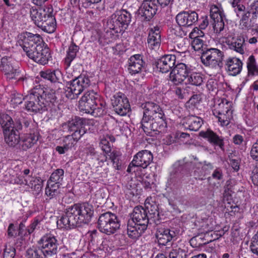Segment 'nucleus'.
I'll list each match as a JSON object with an SVG mask.
<instances>
[{
  "label": "nucleus",
  "instance_id": "f257e3e1",
  "mask_svg": "<svg viewBox=\"0 0 258 258\" xmlns=\"http://www.w3.org/2000/svg\"><path fill=\"white\" fill-rule=\"evenodd\" d=\"M17 43L29 58L39 64H47L51 57L49 48L39 34L29 32L22 33L18 36Z\"/></svg>",
  "mask_w": 258,
  "mask_h": 258
},
{
  "label": "nucleus",
  "instance_id": "f03ea898",
  "mask_svg": "<svg viewBox=\"0 0 258 258\" xmlns=\"http://www.w3.org/2000/svg\"><path fill=\"white\" fill-rule=\"evenodd\" d=\"M55 91L38 84L24 97V108L29 112H43L56 101Z\"/></svg>",
  "mask_w": 258,
  "mask_h": 258
},
{
  "label": "nucleus",
  "instance_id": "7ed1b4c3",
  "mask_svg": "<svg viewBox=\"0 0 258 258\" xmlns=\"http://www.w3.org/2000/svg\"><path fill=\"white\" fill-rule=\"evenodd\" d=\"M29 15L32 21L42 30L48 33H53L56 28V21L53 15V9L51 5L39 8L29 7Z\"/></svg>",
  "mask_w": 258,
  "mask_h": 258
},
{
  "label": "nucleus",
  "instance_id": "20e7f679",
  "mask_svg": "<svg viewBox=\"0 0 258 258\" xmlns=\"http://www.w3.org/2000/svg\"><path fill=\"white\" fill-rule=\"evenodd\" d=\"M106 102L93 90L86 92L79 102V108L84 113L94 117L102 116L106 109Z\"/></svg>",
  "mask_w": 258,
  "mask_h": 258
},
{
  "label": "nucleus",
  "instance_id": "39448f33",
  "mask_svg": "<svg viewBox=\"0 0 258 258\" xmlns=\"http://www.w3.org/2000/svg\"><path fill=\"white\" fill-rule=\"evenodd\" d=\"M0 124L3 130L4 139L10 147H15L20 142V131L22 129V123L14 122L12 117L7 114H0Z\"/></svg>",
  "mask_w": 258,
  "mask_h": 258
},
{
  "label": "nucleus",
  "instance_id": "423d86ee",
  "mask_svg": "<svg viewBox=\"0 0 258 258\" xmlns=\"http://www.w3.org/2000/svg\"><path fill=\"white\" fill-rule=\"evenodd\" d=\"M81 213L79 203L67 207L64 214L57 221V227L60 229L69 230L80 226L82 224Z\"/></svg>",
  "mask_w": 258,
  "mask_h": 258
},
{
  "label": "nucleus",
  "instance_id": "0eeeda50",
  "mask_svg": "<svg viewBox=\"0 0 258 258\" xmlns=\"http://www.w3.org/2000/svg\"><path fill=\"white\" fill-rule=\"evenodd\" d=\"M239 19V27L242 30H249L253 27L258 17V1L249 2L247 7L236 15Z\"/></svg>",
  "mask_w": 258,
  "mask_h": 258
},
{
  "label": "nucleus",
  "instance_id": "6e6552de",
  "mask_svg": "<svg viewBox=\"0 0 258 258\" xmlns=\"http://www.w3.org/2000/svg\"><path fill=\"white\" fill-rule=\"evenodd\" d=\"M212 109L213 115L218 119L221 126H227L232 118V102L225 98L219 100Z\"/></svg>",
  "mask_w": 258,
  "mask_h": 258
},
{
  "label": "nucleus",
  "instance_id": "1a4fd4ad",
  "mask_svg": "<svg viewBox=\"0 0 258 258\" xmlns=\"http://www.w3.org/2000/svg\"><path fill=\"white\" fill-rule=\"evenodd\" d=\"M120 223L117 216L110 212L104 213L100 215L97 222L99 230L110 235L116 232L120 228Z\"/></svg>",
  "mask_w": 258,
  "mask_h": 258
},
{
  "label": "nucleus",
  "instance_id": "9d476101",
  "mask_svg": "<svg viewBox=\"0 0 258 258\" xmlns=\"http://www.w3.org/2000/svg\"><path fill=\"white\" fill-rule=\"evenodd\" d=\"M224 53L215 48H208L201 52L202 63L212 69L220 70L223 66Z\"/></svg>",
  "mask_w": 258,
  "mask_h": 258
},
{
  "label": "nucleus",
  "instance_id": "9b49d317",
  "mask_svg": "<svg viewBox=\"0 0 258 258\" xmlns=\"http://www.w3.org/2000/svg\"><path fill=\"white\" fill-rule=\"evenodd\" d=\"M141 126L147 136L154 137L164 133L167 128L166 116L153 118L151 120H141Z\"/></svg>",
  "mask_w": 258,
  "mask_h": 258
},
{
  "label": "nucleus",
  "instance_id": "f8f14e48",
  "mask_svg": "<svg viewBox=\"0 0 258 258\" xmlns=\"http://www.w3.org/2000/svg\"><path fill=\"white\" fill-rule=\"evenodd\" d=\"M88 76L81 75L67 86L64 95L69 99H74L90 85Z\"/></svg>",
  "mask_w": 258,
  "mask_h": 258
},
{
  "label": "nucleus",
  "instance_id": "ddd939ff",
  "mask_svg": "<svg viewBox=\"0 0 258 258\" xmlns=\"http://www.w3.org/2000/svg\"><path fill=\"white\" fill-rule=\"evenodd\" d=\"M0 71L4 72L7 78L9 80H20L21 79L18 62L10 57L5 56L1 58Z\"/></svg>",
  "mask_w": 258,
  "mask_h": 258
},
{
  "label": "nucleus",
  "instance_id": "4468645a",
  "mask_svg": "<svg viewBox=\"0 0 258 258\" xmlns=\"http://www.w3.org/2000/svg\"><path fill=\"white\" fill-rule=\"evenodd\" d=\"M58 245L56 237L50 233L44 235L38 241V246L47 257L57 253Z\"/></svg>",
  "mask_w": 258,
  "mask_h": 258
},
{
  "label": "nucleus",
  "instance_id": "2eb2a0df",
  "mask_svg": "<svg viewBox=\"0 0 258 258\" xmlns=\"http://www.w3.org/2000/svg\"><path fill=\"white\" fill-rule=\"evenodd\" d=\"M111 101L113 111L120 116H125L131 111L128 99L121 92L114 94Z\"/></svg>",
  "mask_w": 258,
  "mask_h": 258
},
{
  "label": "nucleus",
  "instance_id": "dca6fc26",
  "mask_svg": "<svg viewBox=\"0 0 258 258\" xmlns=\"http://www.w3.org/2000/svg\"><path fill=\"white\" fill-rule=\"evenodd\" d=\"M210 17L213 20V27L216 33H220L225 27L226 16L221 4L212 5L210 8Z\"/></svg>",
  "mask_w": 258,
  "mask_h": 258
},
{
  "label": "nucleus",
  "instance_id": "f3484780",
  "mask_svg": "<svg viewBox=\"0 0 258 258\" xmlns=\"http://www.w3.org/2000/svg\"><path fill=\"white\" fill-rule=\"evenodd\" d=\"M153 156L152 153L148 150H142L138 152L133 158V160L128 165L127 172H131L133 167H140L146 168L153 161Z\"/></svg>",
  "mask_w": 258,
  "mask_h": 258
},
{
  "label": "nucleus",
  "instance_id": "a211bd4d",
  "mask_svg": "<svg viewBox=\"0 0 258 258\" xmlns=\"http://www.w3.org/2000/svg\"><path fill=\"white\" fill-rule=\"evenodd\" d=\"M190 68L183 63L175 65L169 74V81L175 85L181 84L190 73Z\"/></svg>",
  "mask_w": 258,
  "mask_h": 258
},
{
  "label": "nucleus",
  "instance_id": "6ab92c4d",
  "mask_svg": "<svg viewBox=\"0 0 258 258\" xmlns=\"http://www.w3.org/2000/svg\"><path fill=\"white\" fill-rule=\"evenodd\" d=\"M143 109V116L142 120H151L153 118L165 116L162 107L156 103L147 101L141 105Z\"/></svg>",
  "mask_w": 258,
  "mask_h": 258
},
{
  "label": "nucleus",
  "instance_id": "aec40b11",
  "mask_svg": "<svg viewBox=\"0 0 258 258\" xmlns=\"http://www.w3.org/2000/svg\"><path fill=\"white\" fill-rule=\"evenodd\" d=\"M66 126L69 132L72 133L76 139H80L84 135L87 129L86 128V120L83 118L75 116L70 121L63 125Z\"/></svg>",
  "mask_w": 258,
  "mask_h": 258
},
{
  "label": "nucleus",
  "instance_id": "412c9836",
  "mask_svg": "<svg viewBox=\"0 0 258 258\" xmlns=\"http://www.w3.org/2000/svg\"><path fill=\"white\" fill-rule=\"evenodd\" d=\"M198 20V15L195 11H183L176 16V21L180 27L188 28Z\"/></svg>",
  "mask_w": 258,
  "mask_h": 258
},
{
  "label": "nucleus",
  "instance_id": "4be33fe9",
  "mask_svg": "<svg viewBox=\"0 0 258 258\" xmlns=\"http://www.w3.org/2000/svg\"><path fill=\"white\" fill-rule=\"evenodd\" d=\"M158 8L155 0H145L142 4L139 12L144 20L148 21L156 14Z\"/></svg>",
  "mask_w": 258,
  "mask_h": 258
},
{
  "label": "nucleus",
  "instance_id": "5701e85b",
  "mask_svg": "<svg viewBox=\"0 0 258 258\" xmlns=\"http://www.w3.org/2000/svg\"><path fill=\"white\" fill-rule=\"evenodd\" d=\"M131 21V15L127 11L122 10L116 12L114 18H112L110 22L116 27H119L120 30L124 32Z\"/></svg>",
  "mask_w": 258,
  "mask_h": 258
},
{
  "label": "nucleus",
  "instance_id": "b1692460",
  "mask_svg": "<svg viewBox=\"0 0 258 258\" xmlns=\"http://www.w3.org/2000/svg\"><path fill=\"white\" fill-rule=\"evenodd\" d=\"M150 219V217L148 215L146 210L142 206H138L134 208L132 219L128 221L134 222V224H136L139 226L143 227L144 225L147 229Z\"/></svg>",
  "mask_w": 258,
  "mask_h": 258
},
{
  "label": "nucleus",
  "instance_id": "393cba45",
  "mask_svg": "<svg viewBox=\"0 0 258 258\" xmlns=\"http://www.w3.org/2000/svg\"><path fill=\"white\" fill-rule=\"evenodd\" d=\"M176 56L174 54H166L155 61V66L162 73L169 72L175 66Z\"/></svg>",
  "mask_w": 258,
  "mask_h": 258
},
{
  "label": "nucleus",
  "instance_id": "a878e982",
  "mask_svg": "<svg viewBox=\"0 0 258 258\" xmlns=\"http://www.w3.org/2000/svg\"><path fill=\"white\" fill-rule=\"evenodd\" d=\"M109 28L107 29L105 33L99 39L100 44L104 45L109 44L116 40L119 37V33L123 32L120 30L119 27L113 25L109 22Z\"/></svg>",
  "mask_w": 258,
  "mask_h": 258
},
{
  "label": "nucleus",
  "instance_id": "bb28decb",
  "mask_svg": "<svg viewBox=\"0 0 258 258\" xmlns=\"http://www.w3.org/2000/svg\"><path fill=\"white\" fill-rule=\"evenodd\" d=\"M225 69L230 76H236L242 71L243 62L236 57H229L225 61Z\"/></svg>",
  "mask_w": 258,
  "mask_h": 258
},
{
  "label": "nucleus",
  "instance_id": "cd10ccee",
  "mask_svg": "<svg viewBox=\"0 0 258 258\" xmlns=\"http://www.w3.org/2000/svg\"><path fill=\"white\" fill-rule=\"evenodd\" d=\"M145 65L141 54H135L130 57L128 60V70L131 75H136L141 73Z\"/></svg>",
  "mask_w": 258,
  "mask_h": 258
},
{
  "label": "nucleus",
  "instance_id": "c85d7f7f",
  "mask_svg": "<svg viewBox=\"0 0 258 258\" xmlns=\"http://www.w3.org/2000/svg\"><path fill=\"white\" fill-rule=\"evenodd\" d=\"M147 38V44L151 49L156 50L159 48L161 44V35L160 28L158 26L149 29Z\"/></svg>",
  "mask_w": 258,
  "mask_h": 258
},
{
  "label": "nucleus",
  "instance_id": "c756f323",
  "mask_svg": "<svg viewBox=\"0 0 258 258\" xmlns=\"http://www.w3.org/2000/svg\"><path fill=\"white\" fill-rule=\"evenodd\" d=\"M80 47L74 41H72L66 51V55L62 60L65 70H68L72 62L76 58Z\"/></svg>",
  "mask_w": 258,
  "mask_h": 258
},
{
  "label": "nucleus",
  "instance_id": "7c9ffc66",
  "mask_svg": "<svg viewBox=\"0 0 258 258\" xmlns=\"http://www.w3.org/2000/svg\"><path fill=\"white\" fill-rule=\"evenodd\" d=\"M200 136L202 138L206 139L211 144L219 146L222 149L224 146L223 138L219 137L216 133L210 129H208L206 131H202L200 133Z\"/></svg>",
  "mask_w": 258,
  "mask_h": 258
},
{
  "label": "nucleus",
  "instance_id": "2f4dec72",
  "mask_svg": "<svg viewBox=\"0 0 258 258\" xmlns=\"http://www.w3.org/2000/svg\"><path fill=\"white\" fill-rule=\"evenodd\" d=\"M176 236L174 231L168 228H161L157 233L156 237L159 245H166Z\"/></svg>",
  "mask_w": 258,
  "mask_h": 258
},
{
  "label": "nucleus",
  "instance_id": "473e14b6",
  "mask_svg": "<svg viewBox=\"0 0 258 258\" xmlns=\"http://www.w3.org/2000/svg\"><path fill=\"white\" fill-rule=\"evenodd\" d=\"M203 124V119L196 115H188L184 119L183 125L191 131H198Z\"/></svg>",
  "mask_w": 258,
  "mask_h": 258
},
{
  "label": "nucleus",
  "instance_id": "72a5a7b5",
  "mask_svg": "<svg viewBox=\"0 0 258 258\" xmlns=\"http://www.w3.org/2000/svg\"><path fill=\"white\" fill-rule=\"evenodd\" d=\"M81 211V220L83 224H88L91 220L94 214V209L92 205L87 202L79 203Z\"/></svg>",
  "mask_w": 258,
  "mask_h": 258
},
{
  "label": "nucleus",
  "instance_id": "f704fd0d",
  "mask_svg": "<svg viewBox=\"0 0 258 258\" xmlns=\"http://www.w3.org/2000/svg\"><path fill=\"white\" fill-rule=\"evenodd\" d=\"M39 139L38 133H30L24 134L21 138L20 146L23 151H27L31 148L38 141Z\"/></svg>",
  "mask_w": 258,
  "mask_h": 258
},
{
  "label": "nucleus",
  "instance_id": "c9c22d12",
  "mask_svg": "<svg viewBox=\"0 0 258 258\" xmlns=\"http://www.w3.org/2000/svg\"><path fill=\"white\" fill-rule=\"evenodd\" d=\"M147 229L143 227L134 224V222L128 221L127 225V234L129 238L136 241Z\"/></svg>",
  "mask_w": 258,
  "mask_h": 258
},
{
  "label": "nucleus",
  "instance_id": "e433bc0d",
  "mask_svg": "<svg viewBox=\"0 0 258 258\" xmlns=\"http://www.w3.org/2000/svg\"><path fill=\"white\" fill-rule=\"evenodd\" d=\"M145 209L146 210L150 219L155 218L159 215L158 204L156 201L155 196L148 197L145 202Z\"/></svg>",
  "mask_w": 258,
  "mask_h": 258
},
{
  "label": "nucleus",
  "instance_id": "4c0bfd02",
  "mask_svg": "<svg viewBox=\"0 0 258 258\" xmlns=\"http://www.w3.org/2000/svg\"><path fill=\"white\" fill-rule=\"evenodd\" d=\"M39 75L43 79L53 83H60V78L62 77V73L59 70L48 69L41 71Z\"/></svg>",
  "mask_w": 258,
  "mask_h": 258
},
{
  "label": "nucleus",
  "instance_id": "58836bf2",
  "mask_svg": "<svg viewBox=\"0 0 258 258\" xmlns=\"http://www.w3.org/2000/svg\"><path fill=\"white\" fill-rule=\"evenodd\" d=\"M245 41V38L243 36H237L232 38L231 41L229 42L228 45L230 49L243 54L244 53Z\"/></svg>",
  "mask_w": 258,
  "mask_h": 258
},
{
  "label": "nucleus",
  "instance_id": "ea45409f",
  "mask_svg": "<svg viewBox=\"0 0 258 258\" xmlns=\"http://www.w3.org/2000/svg\"><path fill=\"white\" fill-rule=\"evenodd\" d=\"M247 69V76L252 78L258 76V64L255 56L251 54L247 58L246 61Z\"/></svg>",
  "mask_w": 258,
  "mask_h": 258
},
{
  "label": "nucleus",
  "instance_id": "a19ab883",
  "mask_svg": "<svg viewBox=\"0 0 258 258\" xmlns=\"http://www.w3.org/2000/svg\"><path fill=\"white\" fill-rule=\"evenodd\" d=\"M25 185H27L31 189L38 194L42 189V180L40 178L28 176L25 178Z\"/></svg>",
  "mask_w": 258,
  "mask_h": 258
},
{
  "label": "nucleus",
  "instance_id": "79ce46f5",
  "mask_svg": "<svg viewBox=\"0 0 258 258\" xmlns=\"http://www.w3.org/2000/svg\"><path fill=\"white\" fill-rule=\"evenodd\" d=\"M204 75L199 72H191L186 80V83L195 86H200L203 83Z\"/></svg>",
  "mask_w": 258,
  "mask_h": 258
},
{
  "label": "nucleus",
  "instance_id": "37998d69",
  "mask_svg": "<svg viewBox=\"0 0 258 258\" xmlns=\"http://www.w3.org/2000/svg\"><path fill=\"white\" fill-rule=\"evenodd\" d=\"M195 225L203 232L212 231L214 226L212 224V219L208 217H204L201 220H197Z\"/></svg>",
  "mask_w": 258,
  "mask_h": 258
},
{
  "label": "nucleus",
  "instance_id": "c03bdc74",
  "mask_svg": "<svg viewBox=\"0 0 258 258\" xmlns=\"http://www.w3.org/2000/svg\"><path fill=\"white\" fill-rule=\"evenodd\" d=\"M64 170L62 169H55L50 175L47 182L53 184H59V186H60L64 178Z\"/></svg>",
  "mask_w": 258,
  "mask_h": 258
},
{
  "label": "nucleus",
  "instance_id": "a18cd8bd",
  "mask_svg": "<svg viewBox=\"0 0 258 258\" xmlns=\"http://www.w3.org/2000/svg\"><path fill=\"white\" fill-rule=\"evenodd\" d=\"M86 154L87 156L93 160L98 161V162H103L106 159L105 155H103L97 152L95 148L92 146H89L86 148Z\"/></svg>",
  "mask_w": 258,
  "mask_h": 258
},
{
  "label": "nucleus",
  "instance_id": "49530a36",
  "mask_svg": "<svg viewBox=\"0 0 258 258\" xmlns=\"http://www.w3.org/2000/svg\"><path fill=\"white\" fill-rule=\"evenodd\" d=\"M60 186L59 184H53L47 182V185L45 189V194L49 200L55 198L59 193V188Z\"/></svg>",
  "mask_w": 258,
  "mask_h": 258
},
{
  "label": "nucleus",
  "instance_id": "de8ad7c7",
  "mask_svg": "<svg viewBox=\"0 0 258 258\" xmlns=\"http://www.w3.org/2000/svg\"><path fill=\"white\" fill-rule=\"evenodd\" d=\"M26 258H46L43 251L38 246L37 247H32L28 248L26 253Z\"/></svg>",
  "mask_w": 258,
  "mask_h": 258
},
{
  "label": "nucleus",
  "instance_id": "09e8293b",
  "mask_svg": "<svg viewBox=\"0 0 258 258\" xmlns=\"http://www.w3.org/2000/svg\"><path fill=\"white\" fill-rule=\"evenodd\" d=\"M188 250L186 247L172 249L169 254V258H187Z\"/></svg>",
  "mask_w": 258,
  "mask_h": 258
},
{
  "label": "nucleus",
  "instance_id": "8fccbe9b",
  "mask_svg": "<svg viewBox=\"0 0 258 258\" xmlns=\"http://www.w3.org/2000/svg\"><path fill=\"white\" fill-rule=\"evenodd\" d=\"M191 46L195 51H201L202 52L208 47L205 42L201 38H192Z\"/></svg>",
  "mask_w": 258,
  "mask_h": 258
},
{
  "label": "nucleus",
  "instance_id": "3c124183",
  "mask_svg": "<svg viewBox=\"0 0 258 258\" xmlns=\"http://www.w3.org/2000/svg\"><path fill=\"white\" fill-rule=\"evenodd\" d=\"M109 156L113 167L116 169H120L121 168V163L119 160L120 155L119 153L116 151H113L110 153Z\"/></svg>",
  "mask_w": 258,
  "mask_h": 258
},
{
  "label": "nucleus",
  "instance_id": "603ef678",
  "mask_svg": "<svg viewBox=\"0 0 258 258\" xmlns=\"http://www.w3.org/2000/svg\"><path fill=\"white\" fill-rule=\"evenodd\" d=\"M80 139H76L73 134L66 136L63 140V146L68 150L75 146Z\"/></svg>",
  "mask_w": 258,
  "mask_h": 258
},
{
  "label": "nucleus",
  "instance_id": "864d4df0",
  "mask_svg": "<svg viewBox=\"0 0 258 258\" xmlns=\"http://www.w3.org/2000/svg\"><path fill=\"white\" fill-rule=\"evenodd\" d=\"M13 227H14V224L13 223H10L8 226V235L9 237H14L16 238L17 237H20L21 238L23 237L24 236H26L28 235V232L27 231V228H18V232L17 234H13L10 232V230L11 229L13 228Z\"/></svg>",
  "mask_w": 258,
  "mask_h": 258
},
{
  "label": "nucleus",
  "instance_id": "5fc2aeb1",
  "mask_svg": "<svg viewBox=\"0 0 258 258\" xmlns=\"http://www.w3.org/2000/svg\"><path fill=\"white\" fill-rule=\"evenodd\" d=\"M99 146L103 152L106 154L111 152V147L110 140L106 138L103 137L101 139Z\"/></svg>",
  "mask_w": 258,
  "mask_h": 258
},
{
  "label": "nucleus",
  "instance_id": "6e6d98bb",
  "mask_svg": "<svg viewBox=\"0 0 258 258\" xmlns=\"http://www.w3.org/2000/svg\"><path fill=\"white\" fill-rule=\"evenodd\" d=\"M225 208L231 216H232L233 214L234 215L236 213H238L240 211L239 206H238L237 204L231 203V202H228L227 203L225 206Z\"/></svg>",
  "mask_w": 258,
  "mask_h": 258
},
{
  "label": "nucleus",
  "instance_id": "4d7b16f0",
  "mask_svg": "<svg viewBox=\"0 0 258 258\" xmlns=\"http://www.w3.org/2000/svg\"><path fill=\"white\" fill-rule=\"evenodd\" d=\"M231 5L236 15L244 10L246 7L242 4L241 0H233Z\"/></svg>",
  "mask_w": 258,
  "mask_h": 258
},
{
  "label": "nucleus",
  "instance_id": "13d9d810",
  "mask_svg": "<svg viewBox=\"0 0 258 258\" xmlns=\"http://www.w3.org/2000/svg\"><path fill=\"white\" fill-rule=\"evenodd\" d=\"M24 97L23 95L20 93L14 94L11 100V104L13 105V107H15L18 105L21 104L23 101H24Z\"/></svg>",
  "mask_w": 258,
  "mask_h": 258
},
{
  "label": "nucleus",
  "instance_id": "bf43d9fd",
  "mask_svg": "<svg viewBox=\"0 0 258 258\" xmlns=\"http://www.w3.org/2000/svg\"><path fill=\"white\" fill-rule=\"evenodd\" d=\"M229 157L228 163L231 165L234 171H237L239 169L240 162L239 159L236 156H231Z\"/></svg>",
  "mask_w": 258,
  "mask_h": 258
},
{
  "label": "nucleus",
  "instance_id": "052dcab7",
  "mask_svg": "<svg viewBox=\"0 0 258 258\" xmlns=\"http://www.w3.org/2000/svg\"><path fill=\"white\" fill-rule=\"evenodd\" d=\"M200 28L196 27L194 28L192 31L189 33V37L190 38H201L205 35L204 33Z\"/></svg>",
  "mask_w": 258,
  "mask_h": 258
},
{
  "label": "nucleus",
  "instance_id": "680f3d73",
  "mask_svg": "<svg viewBox=\"0 0 258 258\" xmlns=\"http://www.w3.org/2000/svg\"><path fill=\"white\" fill-rule=\"evenodd\" d=\"M16 254L15 247L11 245L6 246L4 250V257L14 258Z\"/></svg>",
  "mask_w": 258,
  "mask_h": 258
},
{
  "label": "nucleus",
  "instance_id": "e2e57ef3",
  "mask_svg": "<svg viewBox=\"0 0 258 258\" xmlns=\"http://www.w3.org/2000/svg\"><path fill=\"white\" fill-rule=\"evenodd\" d=\"M250 154L253 160L258 161V139L252 145Z\"/></svg>",
  "mask_w": 258,
  "mask_h": 258
},
{
  "label": "nucleus",
  "instance_id": "0e129e2a",
  "mask_svg": "<svg viewBox=\"0 0 258 258\" xmlns=\"http://www.w3.org/2000/svg\"><path fill=\"white\" fill-rule=\"evenodd\" d=\"M67 70H66V73L63 78L64 81L67 82V86L72 82L73 80L78 78V77L74 76L72 72H70L69 71H67Z\"/></svg>",
  "mask_w": 258,
  "mask_h": 258
},
{
  "label": "nucleus",
  "instance_id": "69168bd1",
  "mask_svg": "<svg viewBox=\"0 0 258 258\" xmlns=\"http://www.w3.org/2000/svg\"><path fill=\"white\" fill-rule=\"evenodd\" d=\"M39 222V220L37 218H35L30 225L27 227L26 230L28 232V235H30L33 232Z\"/></svg>",
  "mask_w": 258,
  "mask_h": 258
},
{
  "label": "nucleus",
  "instance_id": "338daca9",
  "mask_svg": "<svg viewBox=\"0 0 258 258\" xmlns=\"http://www.w3.org/2000/svg\"><path fill=\"white\" fill-rule=\"evenodd\" d=\"M101 0H81L82 7L84 8H88L92 5L100 2Z\"/></svg>",
  "mask_w": 258,
  "mask_h": 258
},
{
  "label": "nucleus",
  "instance_id": "774afa93",
  "mask_svg": "<svg viewBox=\"0 0 258 258\" xmlns=\"http://www.w3.org/2000/svg\"><path fill=\"white\" fill-rule=\"evenodd\" d=\"M251 178L253 183L254 185L258 186V162L252 172Z\"/></svg>",
  "mask_w": 258,
  "mask_h": 258
}]
</instances>
